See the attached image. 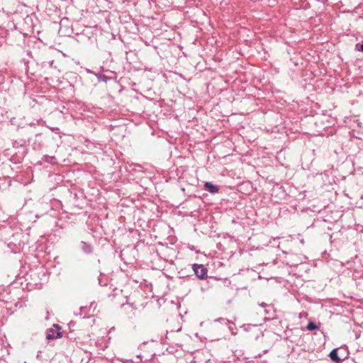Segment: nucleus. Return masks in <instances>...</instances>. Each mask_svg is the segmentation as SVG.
<instances>
[{"label":"nucleus","instance_id":"0eeeda50","mask_svg":"<svg viewBox=\"0 0 363 363\" xmlns=\"http://www.w3.org/2000/svg\"><path fill=\"white\" fill-rule=\"evenodd\" d=\"M339 352V348H335L330 351V352L329 353V357L333 362L336 363L341 362V359L340 357Z\"/></svg>","mask_w":363,"mask_h":363},{"label":"nucleus","instance_id":"f03ea898","mask_svg":"<svg viewBox=\"0 0 363 363\" xmlns=\"http://www.w3.org/2000/svg\"><path fill=\"white\" fill-rule=\"evenodd\" d=\"M60 329L61 328L60 327V325L54 324L53 328H51L48 330L46 338L50 340L62 337V333L60 332Z\"/></svg>","mask_w":363,"mask_h":363},{"label":"nucleus","instance_id":"f8f14e48","mask_svg":"<svg viewBox=\"0 0 363 363\" xmlns=\"http://www.w3.org/2000/svg\"><path fill=\"white\" fill-rule=\"evenodd\" d=\"M96 76L99 81L107 82L110 79L108 77L101 73H98L96 74Z\"/></svg>","mask_w":363,"mask_h":363},{"label":"nucleus","instance_id":"9d476101","mask_svg":"<svg viewBox=\"0 0 363 363\" xmlns=\"http://www.w3.org/2000/svg\"><path fill=\"white\" fill-rule=\"evenodd\" d=\"M262 324L259 323V324H243L241 328L245 330V331H250L252 328H257L258 325H261Z\"/></svg>","mask_w":363,"mask_h":363},{"label":"nucleus","instance_id":"6e6552de","mask_svg":"<svg viewBox=\"0 0 363 363\" xmlns=\"http://www.w3.org/2000/svg\"><path fill=\"white\" fill-rule=\"evenodd\" d=\"M90 308H88L86 306H82L79 308L78 312H74L75 315H79L80 317L84 318L86 315L88 314L89 311L90 310Z\"/></svg>","mask_w":363,"mask_h":363},{"label":"nucleus","instance_id":"7ed1b4c3","mask_svg":"<svg viewBox=\"0 0 363 363\" xmlns=\"http://www.w3.org/2000/svg\"><path fill=\"white\" fill-rule=\"evenodd\" d=\"M194 274L200 279H203L207 277V269L202 264H193Z\"/></svg>","mask_w":363,"mask_h":363},{"label":"nucleus","instance_id":"1a4fd4ad","mask_svg":"<svg viewBox=\"0 0 363 363\" xmlns=\"http://www.w3.org/2000/svg\"><path fill=\"white\" fill-rule=\"evenodd\" d=\"M339 351L340 357L341 359V362H342L347 358L349 352L347 347H339Z\"/></svg>","mask_w":363,"mask_h":363},{"label":"nucleus","instance_id":"dca6fc26","mask_svg":"<svg viewBox=\"0 0 363 363\" xmlns=\"http://www.w3.org/2000/svg\"><path fill=\"white\" fill-rule=\"evenodd\" d=\"M215 321L220 322V323H225V324H227L228 323H229V320H228L226 318H217L215 320Z\"/></svg>","mask_w":363,"mask_h":363},{"label":"nucleus","instance_id":"4be33fe9","mask_svg":"<svg viewBox=\"0 0 363 363\" xmlns=\"http://www.w3.org/2000/svg\"><path fill=\"white\" fill-rule=\"evenodd\" d=\"M99 283L100 285H101L100 279H99Z\"/></svg>","mask_w":363,"mask_h":363},{"label":"nucleus","instance_id":"2eb2a0df","mask_svg":"<svg viewBox=\"0 0 363 363\" xmlns=\"http://www.w3.org/2000/svg\"><path fill=\"white\" fill-rule=\"evenodd\" d=\"M20 149L21 151L19 150L18 153L21 155L20 157L22 159L26 156L27 152L26 150V148L23 145H21Z\"/></svg>","mask_w":363,"mask_h":363},{"label":"nucleus","instance_id":"aec40b11","mask_svg":"<svg viewBox=\"0 0 363 363\" xmlns=\"http://www.w3.org/2000/svg\"><path fill=\"white\" fill-rule=\"evenodd\" d=\"M4 82V76L2 74H0V84Z\"/></svg>","mask_w":363,"mask_h":363},{"label":"nucleus","instance_id":"6ab92c4d","mask_svg":"<svg viewBox=\"0 0 363 363\" xmlns=\"http://www.w3.org/2000/svg\"><path fill=\"white\" fill-rule=\"evenodd\" d=\"M257 330H259V333H258V334H257V335H256V336H255V339H256V340H257V339H258L259 337L263 336V333H262V331H260L259 329H257Z\"/></svg>","mask_w":363,"mask_h":363},{"label":"nucleus","instance_id":"4468645a","mask_svg":"<svg viewBox=\"0 0 363 363\" xmlns=\"http://www.w3.org/2000/svg\"><path fill=\"white\" fill-rule=\"evenodd\" d=\"M226 325H228V329L231 332L232 335H236V332L234 330H236L235 325L229 320V323H228Z\"/></svg>","mask_w":363,"mask_h":363},{"label":"nucleus","instance_id":"f257e3e1","mask_svg":"<svg viewBox=\"0 0 363 363\" xmlns=\"http://www.w3.org/2000/svg\"><path fill=\"white\" fill-rule=\"evenodd\" d=\"M23 237L21 233H14L4 244L11 252L18 253L24 246V242L22 240Z\"/></svg>","mask_w":363,"mask_h":363},{"label":"nucleus","instance_id":"39448f33","mask_svg":"<svg viewBox=\"0 0 363 363\" xmlns=\"http://www.w3.org/2000/svg\"><path fill=\"white\" fill-rule=\"evenodd\" d=\"M80 250L85 255H91L94 252V246L84 241H81L79 245Z\"/></svg>","mask_w":363,"mask_h":363},{"label":"nucleus","instance_id":"ddd939ff","mask_svg":"<svg viewBox=\"0 0 363 363\" xmlns=\"http://www.w3.org/2000/svg\"><path fill=\"white\" fill-rule=\"evenodd\" d=\"M307 330L313 331L318 328V326L313 322L309 321L306 325Z\"/></svg>","mask_w":363,"mask_h":363},{"label":"nucleus","instance_id":"9b49d317","mask_svg":"<svg viewBox=\"0 0 363 363\" xmlns=\"http://www.w3.org/2000/svg\"><path fill=\"white\" fill-rule=\"evenodd\" d=\"M21 62L23 63L24 65V70H25V72L26 73V74L28 76L29 74H31V75H33L34 73L33 72H30V70H29V66H28V63L29 62L27 61L25 59H22L21 60Z\"/></svg>","mask_w":363,"mask_h":363},{"label":"nucleus","instance_id":"412c9836","mask_svg":"<svg viewBox=\"0 0 363 363\" xmlns=\"http://www.w3.org/2000/svg\"><path fill=\"white\" fill-rule=\"evenodd\" d=\"M0 342H3L2 337L0 336ZM3 345H0V350H2Z\"/></svg>","mask_w":363,"mask_h":363},{"label":"nucleus","instance_id":"a211bd4d","mask_svg":"<svg viewBox=\"0 0 363 363\" xmlns=\"http://www.w3.org/2000/svg\"><path fill=\"white\" fill-rule=\"evenodd\" d=\"M356 48L363 52V43L361 45L357 44Z\"/></svg>","mask_w":363,"mask_h":363},{"label":"nucleus","instance_id":"20e7f679","mask_svg":"<svg viewBox=\"0 0 363 363\" xmlns=\"http://www.w3.org/2000/svg\"><path fill=\"white\" fill-rule=\"evenodd\" d=\"M263 308H267L264 309L265 315H267L269 317L265 318L264 320H272L275 318V310L274 309L272 305H268L265 303H262L259 304Z\"/></svg>","mask_w":363,"mask_h":363},{"label":"nucleus","instance_id":"f3484780","mask_svg":"<svg viewBox=\"0 0 363 363\" xmlns=\"http://www.w3.org/2000/svg\"><path fill=\"white\" fill-rule=\"evenodd\" d=\"M291 257H296V255H291ZM289 262H291V265H297L298 264V262H296V260H294V257H291V259Z\"/></svg>","mask_w":363,"mask_h":363},{"label":"nucleus","instance_id":"423d86ee","mask_svg":"<svg viewBox=\"0 0 363 363\" xmlns=\"http://www.w3.org/2000/svg\"><path fill=\"white\" fill-rule=\"evenodd\" d=\"M203 187L206 191H208L211 194H216L218 193L219 191L218 186L209 182H205Z\"/></svg>","mask_w":363,"mask_h":363}]
</instances>
